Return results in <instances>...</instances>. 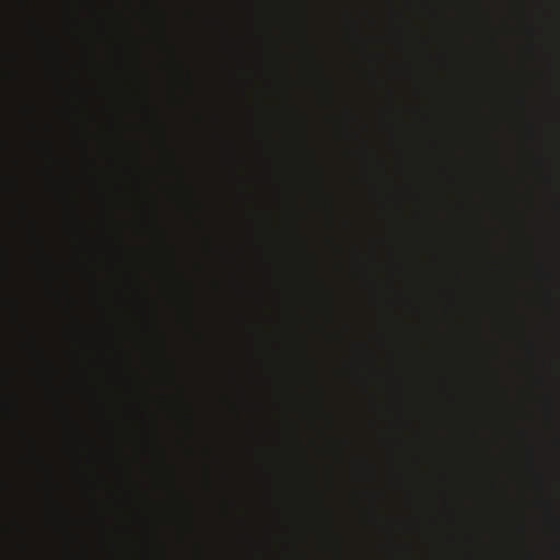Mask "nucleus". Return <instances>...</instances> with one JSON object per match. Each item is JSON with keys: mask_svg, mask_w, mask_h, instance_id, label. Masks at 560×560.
Instances as JSON below:
<instances>
[{"mask_svg": "<svg viewBox=\"0 0 560 560\" xmlns=\"http://www.w3.org/2000/svg\"><path fill=\"white\" fill-rule=\"evenodd\" d=\"M24 212H25V217L27 219L30 237L37 245V247L42 250L43 245H44L43 237L38 233L37 221L35 220L34 215L31 213L28 203L24 205Z\"/></svg>", "mask_w": 560, "mask_h": 560, "instance_id": "obj_1", "label": "nucleus"}, {"mask_svg": "<svg viewBox=\"0 0 560 560\" xmlns=\"http://www.w3.org/2000/svg\"><path fill=\"white\" fill-rule=\"evenodd\" d=\"M24 328H25V331L27 335L26 348H27L28 352L32 355L36 357L37 359L42 360L43 352L38 347V339H37L36 332L34 331L33 328H31V326L28 324L25 325Z\"/></svg>", "mask_w": 560, "mask_h": 560, "instance_id": "obj_2", "label": "nucleus"}, {"mask_svg": "<svg viewBox=\"0 0 560 560\" xmlns=\"http://www.w3.org/2000/svg\"><path fill=\"white\" fill-rule=\"evenodd\" d=\"M25 436L28 444V459L43 466L44 459L38 452L37 440L28 430L25 431Z\"/></svg>", "mask_w": 560, "mask_h": 560, "instance_id": "obj_3", "label": "nucleus"}, {"mask_svg": "<svg viewBox=\"0 0 560 560\" xmlns=\"http://www.w3.org/2000/svg\"><path fill=\"white\" fill-rule=\"evenodd\" d=\"M28 25H30V28L32 32L36 33L39 36L43 35V28L40 27V25L37 23L36 19L33 15H31L28 19Z\"/></svg>", "mask_w": 560, "mask_h": 560, "instance_id": "obj_4", "label": "nucleus"}, {"mask_svg": "<svg viewBox=\"0 0 560 560\" xmlns=\"http://www.w3.org/2000/svg\"><path fill=\"white\" fill-rule=\"evenodd\" d=\"M25 110H26L27 115H30L32 117H34L35 114L37 113V108L33 103H28L25 107Z\"/></svg>", "mask_w": 560, "mask_h": 560, "instance_id": "obj_5", "label": "nucleus"}, {"mask_svg": "<svg viewBox=\"0 0 560 560\" xmlns=\"http://www.w3.org/2000/svg\"><path fill=\"white\" fill-rule=\"evenodd\" d=\"M30 128L32 129V131L35 129V124L34 121L32 120L31 124H30Z\"/></svg>", "mask_w": 560, "mask_h": 560, "instance_id": "obj_6", "label": "nucleus"}, {"mask_svg": "<svg viewBox=\"0 0 560 560\" xmlns=\"http://www.w3.org/2000/svg\"><path fill=\"white\" fill-rule=\"evenodd\" d=\"M25 549H26L27 551H30L31 546H30L28 544H26V545H25Z\"/></svg>", "mask_w": 560, "mask_h": 560, "instance_id": "obj_7", "label": "nucleus"}]
</instances>
